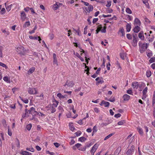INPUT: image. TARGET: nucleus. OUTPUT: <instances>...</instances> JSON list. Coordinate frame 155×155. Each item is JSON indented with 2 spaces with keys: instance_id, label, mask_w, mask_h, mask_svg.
Listing matches in <instances>:
<instances>
[{
  "instance_id": "nucleus-1",
  "label": "nucleus",
  "mask_w": 155,
  "mask_h": 155,
  "mask_svg": "<svg viewBox=\"0 0 155 155\" xmlns=\"http://www.w3.org/2000/svg\"><path fill=\"white\" fill-rule=\"evenodd\" d=\"M149 44L146 43H144L143 44L139 43V48L140 52L141 53H143L147 49L149 46Z\"/></svg>"
},
{
  "instance_id": "nucleus-2",
  "label": "nucleus",
  "mask_w": 155,
  "mask_h": 155,
  "mask_svg": "<svg viewBox=\"0 0 155 155\" xmlns=\"http://www.w3.org/2000/svg\"><path fill=\"white\" fill-rule=\"evenodd\" d=\"M45 109L48 113H54L56 111V109L54 107V106L51 105H49L45 107Z\"/></svg>"
},
{
  "instance_id": "nucleus-3",
  "label": "nucleus",
  "mask_w": 155,
  "mask_h": 155,
  "mask_svg": "<svg viewBox=\"0 0 155 155\" xmlns=\"http://www.w3.org/2000/svg\"><path fill=\"white\" fill-rule=\"evenodd\" d=\"M16 51L19 54L22 55L24 53L25 49L23 47L20 46L17 48Z\"/></svg>"
},
{
  "instance_id": "nucleus-4",
  "label": "nucleus",
  "mask_w": 155,
  "mask_h": 155,
  "mask_svg": "<svg viewBox=\"0 0 155 155\" xmlns=\"http://www.w3.org/2000/svg\"><path fill=\"white\" fill-rule=\"evenodd\" d=\"M28 93L30 94H36L37 92V89L36 88H29L28 89Z\"/></svg>"
},
{
  "instance_id": "nucleus-5",
  "label": "nucleus",
  "mask_w": 155,
  "mask_h": 155,
  "mask_svg": "<svg viewBox=\"0 0 155 155\" xmlns=\"http://www.w3.org/2000/svg\"><path fill=\"white\" fill-rule=\"evenodd\" d=\"M98 147V145L97 143L95 144L92 147L91 150L90 152L91 153V155H94V153Z\"/></svg>"
},
{
  "instance_id": "nucleus-6",
  "label": "nucleus",
  "mask_w": 155,
  "mask_h": 155,
  "mask_svg": "<svg viewBox=\"0 0 155 155\" xmlns=\"http://www.w3.org/2000/svg\"><path fill=\"white\" fill-rule=\"evenodd\" d=\"M134 146H132L130 147V149H128L126 152V154L127 155H132L134 151Z\"/></svg>"
},
{
  "instance_id": "nucleus-7",
  "label": "nucleus",
  "mask_w": 155,
  "mask_h": 155,
  "mask_svg": "<svg viewBox=\"0 0 155 155\" xmlns=\"http://www.w3.org/2000/svg\"><path fill=\"white\" fill-rule=\"evenodd\" d=\"M76 146L77 147V148L78 149V150H80L84 151L86 150V148L85 147H83L81 144L80 143H78L76 144Z\"/></svg>"
},
{
  "instance_id": "nucleus-8",
  "label": "nucleus",
  "mask_w": 155,
  "mask_h": 155,
  "mask_svg": "<svg viewBox=\"0 0 155 155\" xmlns=\"http://www.w3.org/2000/svg\"><path fill=\"white\" fill-rule=\"evenodd\" d=\"M74 84L73 81H67L66 84L64 86L65 87L67 85L68 87H72Z\"/></svg>"
},
{
  "instance_id": "nucleus-9",
  "label": "nucleus",
  "mask_w": 155,
  "mask_h": 155,
  "mask_svg": "<svg viewBox=\"0 0 155 155\" xmlns=\"http://www.w3.org/2000/svg\"><path fill=\"white\" fill-rule=\"evenodd\" d=\"M28 112L29 114L32 115L33 117L34 116V115H35L36 113H37L36 111H35V108L33 107H31L28 110Z\"/></svg>"
},
{
  "instance_id": "nucleus-10",
  "label": "nucleus",
  "mask_w": 155,
  "mask_h": 155,
  "mask_svg": "<svg viewBox=\"0 0 155 155\" xmlns=\"http://www.w3.org/2000/svg\"><path fill=\"white\" fill-rule=\"evenodd\" d=\"M93 9V7L92 5H89L88 7H85V9L87 12L89 13L90 12L92 11Z\"/></svg>"
},
{
  "instance_id": "nucleus-11",
  "label": "nucleus",
  "mask_w": 155,
  "mask_h": 155,
  "mask_svg": "<svg viewBox=\"0 0 155 155\" xmlns=\"http://www.w3.org/2000/svg\"><path fill=\"white\" fill-rule=\"evenodd\" d=\"M118 33L121 36H124L125 35L124 30L123 28H120Z\"/></svg>"
},
{
  "instance_id": "nucleus-12",
  "label": "nucleus",
  "mask_w": 155,
  "mask_h": 155,
  "mask_svg": "<svg viewBox=\"0 0 155 155\" xmlns=\"http://www.w3.org/2000/svg\"><path fill=\"white\" fill-rule=\"evenodd\" d=\"M4 81L7 83H10L11 82L10 77L6 75L3 78Z\"/></svg>"
},
{
  "instance_id": "nucleus-13",
  "label": "nucleus",
  "mask_w": 155,
  "mask_h": 155,
  "mask_svg": "<svg viewBox=\"0 0 155 155\" xmlns=\"http://www.w3.org/2000/svg\"><path fill=\"white\" fill-rule=\"evenodd\" d=\"M20 16L22 21H24L26 18V14L23 11L21 12Z\"/></svg>"
},
{
  "instance_id": "nucleus-14",
  "label": "nucleus",
  "mask_w": 155,
  "mask_h": 155,
  "mask_svg": "<svg viewBox=\"0 0 155 155\" xmlns=\"http://www.w3.org/2000/svg\"><path fill=\"white\" fill-rule=\"evenodd\" d=\"M132 87L135 90H137L139 84L137 82H134L132 83Z\"/></svg>"
},
{
  "instance_id": "nucleus-15",
  "label": "nucleus",
  "mask_w": 155,
  "mask_h": 155,
  "mask_svg": "<svg viewBox=\"0 0 155 155\" xmlns=\"http://www.w3.org/2000/svg\"><path fill=\"white\" fill-rule=\"evenodd\" d=\"M110 105V103L107 101H102L101 103L100 104L101 106L104 105L105 107H108Z\"/></svg>"
},
{
  "instance_id": "nucleus-16",
  "label": "nucleus",
  "mask_w": 155,
  "mask_h": 155,
  "mask_svg": "<svg viewBox=\"0 0 155 155\" xmlns=\"http://www.w3.org/2000/svg\"><path fill=\"white\" fill-rule=\"evenodd\" d=\"M52 102H53V104L51 105L52 106H54V107L55 109V108L57 107L59 102L54 99H53Z\"/></svg>"
},
{
  "instance_id": "nucleus-17",
  "label": "nucleus",
  "mask_w": 155,
  "mask_h": 155,
  "mask_svg": "<svg viewBox=\"0 0 155 155\" xmlns=\"http://www.w3.org/2000/svg\"><path fill=\"white\" fill-rule=\"evenodd\" d=\"M138 37L141 40H143L144 39L143 32L140 31L138 34Z\"/></svg>"
},
{
  "instance_id": "nucleus-18",
  "label": "nucleus",
  "mask_w": 155,
  "mask_h": 155,
  "mask_svg": "<svg viewBox=\"0 0 155 155\" xmlns=\"http://www.w3.org/2000/svg\"><path fill=\"white\" fill-rule=\"evenodd\" d=\"M134 24L137 26H140L141 23L140 20L137 18H136L134 19Z\"/></svg>"
},
{
  "instance_id": "nucleus-19",
  "label": "nucleus",
  "mask_w": 155,
  "mask_h": 155,
  "mask_svg": "<svg viewBox=\"0 0 155 155\" xmlns=\"http://www.w3.org/2000/svg\"><path fill=\"white\" fill-rule=\"evenodd\" d=\"M29 38L31 39L38 40L40 41V43H41L40 41L41 40V39L39 37H33L32 36L29 35Z\"/></svg>"
},
{
  "instance_id": "nucleus-20",
  "label": "nucleus",
  "mask_w": 155,
  "mask_h": 155,
  "mask_svg": "<svg viewBox=\"0 0 155 155\" xmlns=\"http://www.w3.org/2000/svg\"><path fill=\"white\" fill-rule=\"evenodd\" d=\"M35 70V68L34 67H32L31 68H30L29 70L28 71L27 74L28 75H30L34 72Z\"/></svg>"
},
{
  "instance_id": "nucleus-21",
  "label": "nucleus",
  "mask_w": 155,
  "mask_h": 155,
  "mask_svg": "<svg viewBox=\"0 0 155 155\" xmlns=\"http://www.w3.org/2000/svg\"><path fill=\"white\" fill-rule=\"evenodd\" d=\"M139 26L137 25L134 28L133 31L134 32L137 33L140 31V28Z\"/></svg>"
},
{
  "instance_id": "nucleus-22",
  "label": "nucleus",
  "mask_w": 155,
  "mask_h": 155,
  "mask_svg": "<svg viewBox=\"0 0 155 155\" xmlns=\"http://www.w3.org/2000/svg\"><path fill=\"white\" fill-rule=\"evenodd\" d=\"M146 54L148 57L150 58L152 56V53L151 51L147 49L146 51Z\"/></svg>"
},
{
  "instance_id": "nucleus-23",
  "label": "nucleus",
  "mask_w": 155,
  "mask_h": 155,
  "mask_svg": "<svg viewBox=\"0 0 155 155\" xmlns=\"http://www.w3.org/2000/svg\"><path fill=\"white\" fill-rule=\"evenodd\" d=\"M130 98V96L127 94H124L123 96V98L124 101H128Z\"/></svg>"
},
{
  "instance_id": "nucleus-24",
  "label": "nucleus",
  "mask_w": 155,
  "mask_h": 155,
  "mask_svg": "<svg viewBox=\"0 0 155 155\" xmlns=\"http://www.w3.org/2000/svg\"><path fill=\"white\" fill-rule=\"evenodd\" d=\"M59 3L56 2L53 5V9L54 10H57L59 7Z\"/></svg>"
},
{
  "instance_id": "nucleus-25",
  "label": "nucleus",
  "mask_w": 155,
  "mask_h": 155,
  "mask_svg": "<svg viewBox=\"0 0 155 155\" xmlns=\"http://www.w3.org/2000/svg\"><path fill=\"white\" fill-rule=\"evenodd\" d=\"M20 153L22 155H31L32 154L31 153L24 151H21Z\"/></svg>"
},
{
  "instance_id": "nucleus-26",
  "label": "nucleus",
  "mask_w": 155,
  "mask_h": 155,
  "mask_svg": "<svg viewBox=\"0 0 155 155\" xmlns=\"http://www.w3.org/2000/svg\"><path fill=\"white\" fill-rule=\"evenodd\" d=\"M137 39L136 38L134 37L133 42H132V45L134 47L136 46L137 45Z\"/></svg>"
},
{
  "instance_id": "nucleus-27",
  "label": "nucleus",
  "mask_w": 155,
  "mask_h": 155,
  "mask_svg": "<svg viewBox=\"0 0 155 155\" xmlns=\"http://www.w3.org/2000/svg\"><path fill=\"white\" fill-rule=\"evenodd\" d=\"M69 126L70 128V129L72 131H74L75 129L74 128V126L73 125V124L71 123H70L69 124Z\"/></svg>"
},
{
  "instance_id": "nucleus-28",
  "label": "nucleus",
  "mask_w": 155,
  "mask_h": 155,
  "mask_svg": "<svg viewBox=\"0 0 155 155\" xmlns=\"http://www.w3.org/2000/svg\"><path fill=\"white\" fill-rule=\"evenodd\" d=\"M131 28V26L130 24L128 23L127 24L126 28L127 32H129L130 31Z\"/></svg>"
},
{
  "instance_id": "nucleus-29",
  "label": "nucleus",
  "mask_w": 155,
  "mask_h": 155,
  "mask_svg": "<svg viewBox=\"0 0 155 155\" xmlns=\"http://www.w3.org/2000/svg\"><path fill=\"white\" fill-rule=\"evenodd\" d=\"M19 98L24 103L27 104L28 102V100L27 98H23L21 97H19Z\"/></svg>"
},
{
  "instance_id": "nucleus-30",
  "label": "nucleus",
  "mask_w": 155,
  "mask_h": 155,
  "mask_svg": "<svg viewBox=\"0 0 155 155\" xmlns=\"http://www.w3.org/2000/svg\"><path fill=\"white\" fill-rule=\"evenodd\" d=\"M102 28V26L101 25H100L97 27L96 30V34H97L100 31H101V29Z\"/></svg>"
},
{
  "instance_id": "nucleus-31",
  "label": "nucleus",
  "mask_w": 155,
  "mask_h": 155,
  "mask_svg": "<svg viewBox=\"0 0 155 155\" xmlns=\"http://www.w3.org/2000/svg\"><path fill=\"white\" fill-rule=\"evenodd\" d=\"M30 25V22L29 21H27L23 25V27L24 28H26Z\"/></svg>"
},
{
  "instance_id": "nucleus-32",
  "label": "nucleus",
  "mask_w": 155,
  "mask_h": 155,
  "mask_svg": "<svg viewBox=\"0 0 155 155\" xmlns=\"http://www.w3.org/2000/svg\"><path fill=\"white\" fill-rule=\"evenodd\" d=\"M4 48L3 46H0V57L1 58L3 57L2 51L3 50Z\"/></svg>"
},
{
  "instance_id": "nucleus-33",
  "label": "nucleus",
  "mask_w": 155,
  "mask_h": 155,
  "mask_svg": "<svg viewBox=\"0 0 155 155\" xmlns=\"http://www.w3.org/2000/svg\"><path fill=\"white\" fill-rule=\"evenodd\" d=\"M86 140V138L84 137H81L78 139V141L81 142H84Z\"/></svg>"
},
{
  "instance_id": "nucleus-34",
  "label": "nucleus",
  "mask_w": 155,
  "mask_h": 155,
  "mask_svg": "<svg viewBox=\"0 0 155 155\" xmlns=\"http://www.w3.org/2000/svg\"><path fill=\"white\" fill-rule=\"evenodd\" d=\"M137 130L140 134H143V131L142 129L140 127H137Z\"/></svg>"
},
{
  "instance_id": "nucleus-35",
  "label": "nucleus",
  "mask_w": 155,
  "mask_h": 155,
  "mask_svg": "<svg viewBox=\"0 0 155 155\" xmlns=\"http://www.w3.org/2000/svg\"><path fill=\"white\" fill-rule=\"evenodd\" d=\"M12 4H11L8 6H6V8L8 12H9L11 9Z\"/></svg>"
},
{
  "instance_id": "nucleus-36",
  "label": "nucleus",
  "mask_w": 155,
  "mask_h": 155,
  "mask_svg": "<svg viewBox=\"0 0 155 155\" xmlns=\"http://www.w3.org/2000/svg\"><path fill=\"white\" fill-rule=\"evenodd\" d=\"M101 79L99 78H97L95 79V80L97 81V83H102L103 82V81L101 80Z\"/></svg>"
},
{
  "instance_id": "nucleus-37",
  "label": "nucleus",
  "mask_w": 155,
  "mask_h": 155,
  "mask_svg": "<svg viewBox=\"0 0 155 155\" xmlns=\"http://www.w3.org/2000/svg\"><path fill=\"white\" fill-rule=\"evenodd\" d=\"M114 133H111V134H109V135H107V136H106L104 139V140H107V139H109L110 137H111V136H112V135H114Z\"/></svg>"
},
{
  "instance_id": "nucleus-38",
  "label": "nucleus",
  "mask_w": 155,
  "mask_h": 155,
  "mask_svg": "<svg viewBox=\"0 0 155 155\" xmlns=\"http://www.w3.org/2000/svg\"><path fill=\"white\" fill-rule=\"evenodd\" d=\"M57 96L60 99H62L64 98V96L62 95L61 93H59L57 94Z\"/></svg>"
},
{
  "instance_id": "nucleus-39",
  "label": "nucleus",
  "mask_w": 155,
  "mask_h": 155,
  "mask_svg": "<svg viewBox=\"0 0 155 155\" xmlns=\"http://www.w3.org/2000/svg\"><path fill=\"white\" fill-rule=\"evenodd\" d=\"M126 12L127 13L129 14H131L132 13V11L130 9L128 8H127L126 9Z\"/></svg>"
},
{
  "instance_id": "nucleus-40",
  "label": "nucleus",
  "mask_w": 155,
  "mask_h": 155,
  "mask_svg": "<svg viewBox=\"0 0 155 155\" xmlns=\"http://www.w3.org/2000/svg\"><path fill=\"white\" fill-rule=\"evenodd\" d=\"M26 150H27L31 151V152H34L35 151L34 149L32 147H30L29 148H27Z\"/></svg>"
},
{
  "instance_id": "nucleus-41",
  "label": "nucleus",
  "mask_w": 155,
  "mask_h": 155,
  "mask_svg": "<svg viewBox=\"0 0 155 155\" xmlns=\"http://www.w3.org/2000/svg\"><path fill=\"white\" fill-rule=\"evenodd\" d=\"M106 27L105 26L102 27V28L101 29V32L103 33H105L106 32Z\"/></svg>"
},
{
  "instance_id": "nucleus-42",
  "label": "nucleus",
  "mask_w": 155,
  "mask_h": 155,
  "mask_svg": "<svg viewBox=\"0 0 155 155\" xmlns=\"http://www.w3.org/2000/svg\"><path fill=\"white\" fill-rule=\"evenodd\" d=\"M31 124H29L27 125L26 128L28 130H30L31 129Z\"/></svg>"
},
{
  "instance_id": "nucleus-43",
  "label": "nucleus",
  "mask_w": 155,
  "mask_h": 155,
  "mask_svg": "<svg viewBox=\"0 0 155 155\" xmlns=\"http://www.w3.org/2000/svg\"><path fill=\"white\" fill-rule=\"evenodd\" d=\"M151 72L149 71L148 70L146 72V75L147 77H149L151 76Z\"/></svg>"
},
{
  "instance_id": "nucleus-44",
  "label": "nucleus",
  "mask_w": 155,
  "mask_h": 155,
  "mask_svg": "<svg viewBox=\"0 0 155 155\" xmlns=\"http://www.w3.org/2000/svg\"><path fill=\"white\" fill-rule=\"evenodd\" d=\"M58 109L59 111L61 113H63L64 110L62 107L61 106H59L58 107Z\"/></svg>"
},
{
  "instance_id": "nucleus-45",
  "label": "nucleus",
  "mask_w": 155,
  "mask_h": 155,
  "mask_svg": "<svg viewBox=\"0 0 155 155\" xmlns=\"http://www.w3.org/2000/svg\"><path fill=\"white\" fill-rule=\"evenodd\" d=\"M120 56L122 59L124 60V59L125 58V54L124 53H120Z\"/></svg>"
},
{
  "instance_id": "nucleus-46",
  "label": "nucleus",
  "mask_w": 155,
  "mask_h": 155,
  "mask_svg": "<svg viewBox=\"0 0 155 155\" xmlns=\"http://www.w3.org/2000/svg\"><path fill=\"white\" fill-rule=\"evenodd\" d=\"M2 122L3 125L5 127H7V125L6 124V122L4 119H3L2 120Z\"/></svg>"
},
{
  "instance_id": "nucleus-47",
  "label": "nucleus",
  "mask_w": 155,
  "mask_h": 155,
  "mask_svg": "<svg viewBox=\"0 0 155 155\" xmlns=\"http://www.w3.org/2000/svg\"><path fill=\"white\" fill-rule=\"evenodd\" d=\"M0 66L5 68V69H7L8 68V67L6 66V65L5 64H4L2 62H0Z\"/></svg>"
},
{
  "instance_id": "nucleus-48",
  "label": "nucleus",
  "mask_w": 155,
  "mask_h": 155,
  "mask_svg": "<svg viewBox=\"0 0 155 155\" xmlns=\"http://www.w3.org/2000/svg\"><path fill=\"white\" fill-rule=\"evenodd\" d=\"M148 0H143V3L145 4L148 7L149 6V4L148 3Z\"/></svg>"
},
{
  "instance_id": "nucleus-49",
  "label": "nucleus",
  "mask_w": 155,
  "mask_h": 155,
  "mask_svg": "<svg viewBox=\"0 0 155 155\" xmlns=\"http://www.w3.org/2000/svg\"><path fill=\"white\" fill-rule=\"evenodd\" d=\"M144 21L145 22V23L147 24L148 23H150V21L148 19L146 18H144Z\"/></svg>"
},
{
  "instance_id": "nucleus-50",
  "label": "nucleus",
  "mask_w": 155,
  "mask_h": 155,
  "mask_svg": "<svg viewBox=\"0 0 155 155\" xmlns=\"http://www.w3.org/2000/svg\"><path fill=\"white\" fill-rule=\"evenodd\" d=\"M97 127L96 126H95L93 128V132L94 133H96L97 131Z\"/></svg>"
},
{
  "instance_id": "nucleus-51",
  "label": "nucleus",
  "mask_w": 155,
  "mask_h": 155,
  "mask_svg": "<svg viewBox=\"0 0 155 155\" xmlns=\"http://www.w3.org/2000/svg\"><path fill=\"white\" fill-rule=\"evenodd\" d=\"M124 120H121L118 122L117 123L118 125H121L124 123Z\"/></svg>"
},
{
  "instance_id": "nucleus-52",
  "label": "nucleus",
  "mask_w": 155,
  "mask_h": 155,
  "mask_svg": "<svg viewBox=\"0 0 155 155\" xmlns=\"http://www.w3.org/2000/svg\"><path fill=\"white\" fill-rule=\"evenodd\" d=\"M148 90V88L147 87H146L144 89L143 91V94H146V93L147 92Z\"/></svg>"
},
{
  "instance_id": "nucleus-53",
  "label": "nucleus",
  "mask_w": 155,
  "mask_h": 155,
  "mask_svg": "<svg viewBox=\"0 0 155 155\" xmlns=\"http://www.w3.org/2000/svg\"><path fill=\"white\" fill-rule=\"evenodd\" d=\"M111 1H107V4L106 5V6L108 7H110L111 6Z\"/></svg>"
},
{
  "instance_id": "nucleus-54",
  "label": "nucleus",
  "mask_w": 155,
  "mask_h": 155,
  "mask_svg": "<svg viewBox=\"0 0 155 155\" xmlns=\"http://www.w3.org/2000/svg\"><path fill=\"white\" fill-rule=\"evenodd\" d=\"M5 12V8H3L2 9L0 12V13L1 14H4Z\"/></svg>"
},
{
  "instance_id": "nucleus-55",
  "label": "nucleus",
  "mask_w": 155,
  "mask_h": 155,
  "mask_svg": "<svg viewBox=\"0 0 155 155\" xmlns=\"http://www.w3.org/2000/svg\"><path fill=\"white\" fill-rule=\"evenodd\" d=\"M8 134L10 136L12 135V134L11 130L9 128V127H8Z\"/></svg>"
},
{
  "instance_id": "nucleus-56",
  "label": "nucleus",
  "mask_w": 155,
  "mask_h": 155,
  "mask_svg": "<svg viewBox=\"0 0 155 155\" xmlns=\"http://www.w3.org/2000/svg\"><path fill=\"white\" fill-rule=\"evenodd\" d=\"M81 134V132L80 131H78L77 132H75V134L77 136H80Z\"/></svg>"
},
{
  "instance_id": "nucleus-57",
  "label": "nucleus",
  "mask_w": 155,
  "mask_h": 155,
  "mask_svg": "<svg viewBox=\"0 0 155 155\" xmlns=\"http://www.w3.org/2000/svg\"><path fill=\"white\" fill-rule=\"evenodd\" d=\"M74 30L77 33L78 35L79 36H80V31L79 30V29L78 30H76L75 29H74Z\"/></svg>"
},
{
  "instance_id": "nucleus-58",
  "label": "nucleus",
  "mask_w": 155,
  "mask_h": 155,
  "mask_svg": "<svg viewBox=\"0 0 155 155\" xmlns=\"http://www.w3.org/2000/svg\"><path fill=\"white\" fill-rule=\"evenodd\" d=\"M155 61V58L154 57H152L150 58L149 60V62L150 63H152L154 62Z\"/></svg>"
},
{
  "instance_id": "nucleus-59",
  "label": "nucleus",
  "mask_w": 155,
  "mask_h": 155,
  "mask_svg": "<svg viewBox=\"0 0 155 155\" xmlns=\"http://www.w3.org/2000/svg\"><path fill=\"white\" fill-rule=\"evenodd\" d=\"M48 36H49V37L50 39L51 40H52L54 38V35L52 33L50 34Z\"/></svg>"
},
{
  "instance_id": "nucleus-60",
  "label": "nucleus",
  "mask_w": 155,
  "mask_h": 155,
  "mask_svg": "<svg viewBox=\"0 0 155 155\" xmlns=\"http://www.w3.org/2000/svg\"><path fill=\"white\" fill-rule=\"evenodd\" d=\"M110 64L109 62L106 65V67L108 70H109L110 69Z\"/></svg>"
},
{
  "instance_id": "nucleus-61",
  "label": "nucleus",
  "mask_w": 155,
  "mask_h": 155,
  "mask_svg": "<svg viewBox=\"0 0 155 155\" xmlns=\"http://www.w3.org/2000/svg\"><path fill=\"white\" fill-rule=\"evenodd\" d=\"M127 37L129 39H131L132 38V36L129 34H127Z\"/></svg>"
},
{
  "instance_id": "nucleus-62",
  "label": "nucleus",
  "mask_w": 155,
  "mask_h": 155,
  "mask_svg": "<svg viewBox=\"0 0 155 155\" xmlns=\"http://www.w3.org/2000/svg\"><path fill=\"white\" fill-rule=\"evenodd\" d=\"M127 18L130 20L131 21V20H132V19H133V17L132 16H131V15H127Z\"/></svg>"
},
{
  "instance_id": "nucleus-63",
  "label": "nucleus",
  "mask_w": 155,
  "mask_h": 155,
  "mask_svg": "<svg viewBox=\"0 0 155 155\" xmlns=\"http://www.w3.org/2000/svg\"><path fill=\"white\" fill-rule=\"evenodd\" d=\"M53 63L54 64H55L57 65H58V62L57 61V59H54L53 61Z\"/></svg>"
},
{
  "instance_id": "nucleus-64",
  "label": "nucleus",
  "mask_w": 155,
  "mask_h": 155,
  "mask_svg": "<svg viewBox=\"0 0 155 155\" xmlns=\"http://www.w3.org/2000/svg\"><path fill=\"white\" fill-rule=\"evenodd\" d=\"M121 116V114H120L118 113L117 114H115L114 115V117L116 118H118L120 117Z\"/></svg>"
}]
</instances>
